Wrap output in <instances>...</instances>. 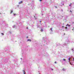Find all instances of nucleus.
Returning <instances> with one entry per match:
<instances>
[{"instance_id": "26", "label": "nucleus", "mask_w": 74, "mask_h": 74, "mask_svg": "<svg viewBox=\"0 0 74 74\" xmlns=\"http://www.w3.org/2000/svg\"><path fill=\"white\" fill-rule=\"evenodd\" d=\"M24 72H25V71H24Z\"/></svg>"}, {"instance_id": "20", "label": "nucleus", "mask_w": 74, "mask_h": 74, "mask_svg": "<svg viewBox=\"0 0 74 74\" xmlns=\"http://www.w3.org/2000/svg\"><path fill=\"white\" fill-rule=\"evenodd\" d=\"M72 51H73V49H72Z\"/></svg>"}, {"instance_id": "6", "label": "nucleus", "mask_w": 74, "mask_h": 74, "mask_svg": "<svg viewBox=\"0 0 74 74\" xmlns=\"http://www.w3.org/2000/svg\"><path fill=\"white\" fill-rule=\"evenodd\" d=\"M1 34H2V35H3H3H4V33H1Z\"/></svg>"}, {"instance_id": "7", "label": "nucleus", "mask_w": 74, "mask_h": 74, "mask_svg": "<svg viewBox=\"0 0 74 74\" xmlns=\"http://www.w3.org/2000/svg\"><path fill=\"white\" fill-rule=\"evenodd\" d=\"M52 28H51V31H52Z\"/></svg>"}, {"instance_id": "4", "label": "nucleus", "mask_w": 74, "mask_h": 74, "mask_svg": "<svg viewBox=\"0 0 74 74\" xmlns=\"http://www.w3.org/2000/svg\"><path fill=\"white\" fill-rule=\"evenodd\" d=\"M12 12H13V11L12 10H11L10 14H11L12 13Z\"/></svg>"}, {"instance_id": "8", "label": "nucleus", "mask_w": 74, "mask_h": 74, "mask_svg": "<svg viewBox=\"0 0 74 74\" xmlns=\"http://www.w3.org/2000/svg\"><path fill=\"white\" fill-rule=\"evenodd\" d=\"M63 60L64 61H66V59H63Z\"/></svg>"}, {"instance_id": "24", "label": "nucleus", "mask_w": 74, "mask_h": 74, "mask_svg": "<svg viewBox=\"0 0 74 74\" xmlns=\"http://www.w3.org/2000/svg\"><path fill=\"white\" fill-rule=\"evenodd\" d=\"M52 70H53V69H52Z\"/></svg>"}, {"instance_id": "17", "label": "nucleus", "mask_w": 74, "mask_h": 74, "mask_svg": "<svg viewBox=\"0 0 74 74\" xmlns=\"http://www.w3.org/2000/svg\"><path fill=\"white\" fill-rule=\"evenodd\" d=\"M71 4H72V3H71L70 4V5H71Z\"/></svg>"}, {"instance_id": "3", "label": "nucleus", "mask_w": 74, "mask_h": 74, "mask_svg": "<svg viewBox=\"0 0 74 74\" xmlns=\"http://www.w3.org/2000/svg\"><path fill=\"white\" fill-rule=\"evenodd\" d=\"M62 70H63V71H65V70H66V69H65V68H63L62 69Z\"/></svg>"}, {"instance_id": "16", "label": "nucleus", "mask_w": 74, "mask_h": 74, "mask_svg": "<svg viewBox=\"0 0 74 74\" xmlns=\"http://www.w3.org/2000/svg\"><path fill=\"white\" fill-rule=\"evenodd\" d=\"M16 15V14H14V15Z\"/></svg>"}, {"instance_id": "22", "label": "nucleus", "mask_w": 74, "mask_h": 74, "mask_svg": "<svg viewBox=\"0 0 74 74\" xmlns=\"http://www.w3.org/2000/svg\"><path fill=\"white\" fill-rule=\"evenodd\" d=\"M24 74H25V73H24Z\"/></svg>"}, {"instance_id": "21", "label": "nucleus", "mask_w": 74, "mask_h": 74, "mask_svg": "<svg viewBox=\"0 0 74 74\" xmlns=\"http://www.w3.org/2000/svg\"><path fill=\"white\" fill-rule=\"evenodd\" d=\"M69 26H70V25H69Z\"/></svg>"}, {"instance_id": "2", "label": "nucleus", "mask_w": 74, "mask_h": 74, "mask_svg": "<svg viewBox=\"0 0 74 74\" xmlns=\"http://www.w3.org/2000/svg\"><path fill=\"white\" fill-rule=\"evenodd\" d=\"M27 41H30V42L32 41V40L31 39H28Z\"/></svg>"}, {"instance_id": "27", "label": "nucleus", "mask_w": 74, "mask_h": 74, "mask_svg": "<svg viewBox=\"0 0 74 74\" xmlns=\"http://www.w3.org/2000/svg\"><path fill=\"white\" fill-rule=\"evenodd\" d=\"M28 38V37H27V38Z\"/></svg>"}, {"instance_id": "9", "label": "nucleus", "mask_w": 74, "mask_h": 74, "mask_svg": "<svg viewBox=\"0 0 74 74\" xmlns=\"http://www.w3.org/2000/svg\"><path fill=\"white\" fill-rule=\"evenodd\" d=\"M70 58H69L68 59V60H69V62H70Z\"/></svg>"}, {"instance_id": "12", "label": "nucleus", "mask_w": 74, "mask_h": 74, "mask_svg": "<svg viewBox=\"0 0 74 74\" xmlns=\"http://www.w3.org/2000/svg\"><path fill=\"white\" fill-rule=\"evenodd\" d=\"M55 63L56 64V63H57V62H55Z\"/></svg>"}, {"instance_id": "14", "label": "nucleus", "mask_w": 74, "mask_h": 74, "mask_svg": "<svg viewBox=\"0 0 74 74\" xmlns=\"http://www.w3.org/2000/svg\"><path fill=\"white\" fill-rule=\"evenodd\" d=\"M40 1H42V0H39Z\"/></svg>"}, {"instance_id": "23", "label": "nucleus", "mask_w": 74, "mask_h": 74, "mask_svg": "<svg viewBox=\"0 0 74 74\" xmlns=\"http://www.w3.org/2000/svg\"><path fill=\"white\" fill-rule=\"evenodd\" d=\"M40 23L41 22V21H40Z\"/></svg>"}, {"instance_id": "11", "label": "nucleus", "mask_w": 74, "mask_h": 74, "mask_svg": "<svg viewBox=\"0 0 74 74\" xmlns=\"http://www.w3.org/2000/svg\"><path fill=\"white\" fill-rule=\"evenodd\" d=\"M65 29H67V27H65Z\"/></svg>"}, {"instance_id": "5", "label": "nucleus", "mask_w": 74, "mask_h": 74, "mask_svg": "<svg viewBox=\"0 0 74 74\" xmlns=\"http://www.w3.org/2000/svg\"><path fill=\"white\" fill-rule=\"evenodd\" d=\"M41 32H43V30L42 29H41L40 30Z\"/></svg>"}, {"instance_id": "19", "label": "nucleus", "mask_w": 74, "mask_h": 74, "mask_svg": "<svg viewBox=\"0 0 74 74\" xmlns=\"http://www.w3.org/2000/svg\"><path fill=\"white\" fill-rule=\"evenodd\" d=\"M64 35H65V33L64 34Z\"/></svg>"}, {"instance_id": "10", "label": "nucleus", "mask_w": 74, "mask_h": 74, "mask_svg": "<svg viewBox=\"0 0 74 74\" xmlns=\"http://www.w3.org/2000/svg\"><path fill=\"white\" fill-rule=\"evenodd\" d=\"M70 12H72V11L71 10L70 11Z\"/></svg>"}, {"instance_id": "25", "label": "nucleus", "mask_w": 74, "mask_h": 74, "mask_svg": "<svg viewBox=\"0 0 74 74\" xmlns=\"http://www.w3.org/2000/svg\"><path fill=\"white\" fill-rule=\"evenodd\" d=\"M27 28V29H28V28Z\"/></svg>"}, {"instance_id": "1", "label": "nucleus", "mask_w": 74, "mask_h": 74, "mask_svg": "<svg viewBox=\"0 0 74 74\" xmlns=\"http://www.w3.org/2000/svg\"><path fill=\"white\" fill-rule=\"evenodd\" d=\"M23 3V1H21V2H19L18 3H19V4H21V3Z\"/></svg>"}, {"instance_id": "15", "label": "nucleus", "mask_w": 74, "mask_h": 74, "mask_svg": "<svg viewBox=\"0 0 74 74\" xmlns=\"http://www.w3.org/2000/svg\"><path fill=\"white\" fill-rule=\"evenodd\" d=\"M62 27H64V26H62Z\"/></svg>"}, {"instance_id": "18", "label": "nucleus", "mask_w": 74, "mask_h": 74, "mask_svg": "<svg viewBox=\"0 0 74 74\" xmlns=\"http://www.w3.org/2000/svg\"><path fill=\"white\" fill-rule=\"evenodd\" d=\"M69 6H71V5H69Z\"/></svg>"}, {"instance_id": "13", "label": "nucleus", "mask_w": 74, "mask_h": 74, "mask_svg": "<svg viewBox=\"0 0 74 74\" xmlns=\"http://www.w3.org/2000/svg\"><path fill=\"white\" fill-rule=\"evenodd\" d=\"M69 25V24H67L66 25V26H68V25Z\"/></svg>"}]
</instances>
